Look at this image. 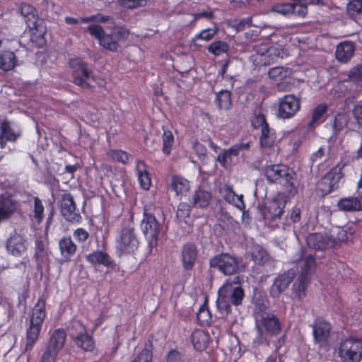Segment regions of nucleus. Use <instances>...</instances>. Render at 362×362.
Here are the masks:
<instances>
[{
    "label": "nucleus",
    "mask_w": 362,
    "mask_h": 362,
    "mask_svg": "<svg viewBox=\"0 0 362 362\" xmlns=\"http://www.w3.org/2000/svg\"><path fill=\"white\" fill-rule=\"evenodd\" d=\"M35 252L34 257L37 262V266H42L45 259L48 257V252L47 250V243L42 238H37L35 243Z\"/></svg>",
    "instance_id": "38"
},
{
    "label": "nucleus",
    "mask_w": 362,
    "mask_h": 362,
    "mask_svg": "<svg viewBox=\"0 0 362 362\" xmlns=\"http://www.w3.org/2000/svg\"><path fill=\"white\" fill-rule=\"evenodd\" d=\"M276 11L284 15L293 14V3L279 4L276 6Z\"/></svg>",
    "instance_id": "62"
},
{
    "label": "nucleus",
    "mask_w": 362,
    "mask_h": 362,
    "mask_svg": "<svg viewBox=\"0 0 362 362\" xmlns=\"http://www.w3.org/2000/svg\"><path fill=\"white\" fill-rule=\"evenodd\" d=\"M325 148L323 146H321L318 148V150L314 153H313L310 156V163L311 165H313L316 162L321 160L325 156Z\"/></svg>",
    "instance_id": "63"
},
{
    "label": "nucleus",
    "mask_w": 362,
    "mask_h": 362,
    "mask_svg": "<svg viewBox=\"0 0 362 362\" xmlns=\"http://www.w3.org/2000/svg\"><path fill=\"white\" fill-rule=\"evenodd\" d=\"M211 268L217 269L226 276L233 275L238 271L237 258L228 253H221L214 256L209 260Z\"/></svg>",
    "instance_id": "12"
},
{
    "label": "nucleus",
    "mask_w": 362,
    "mask_h": 362,
    "mask_svg": "<svg viewBox=\"0 0 362 362\" xmlns=\"http://www.w3.org/2000/svg\"><path fill=\"white\" fill-rule=\"evenodd\" d=\"M18 137L6 118L0 116V148H4L7 141H15Z\"/></svg>",
    "instance_id": "24"
},
{
    "label": "nucleus",
    "mask_w": 362,
    "mask_h": 362,
    "mask_svg": "<svg viewBox=\"0 0 362 362\" xmlns=\"http://www.w3.org/2000/svg\"><path fill=\"white\" fill-rule=\"evenodd\" d=\"M316 267L315 257L313 255H308L306 256L303 266L302 267V272L307 275L311 270L315 269Z\"/></svg>",
    "instance_id": "56"
},
{
    "label": "nucleus",
    "mask_w": 362,
    "mask_h": 362,
    "mask_svg": "<svg viewBox=\"0 0 362 362\" xmlns=\"http://www.w3.org/2000/svg\"><path fill=\"white\" fill-rule=\"evenodd\" d=\"M343 177L344 173L341 168L337 167L332 168L324 175V180L325 181L329 180L331 186L330 188L325 190L327 192H333L334 190L337 189L340 186V183L343 180Z\"/></svg>",
    "instance_id": "33"
},
{
    "label": "nucleus",
    "mask_w": 362,
    "mask_h": 362,
    "mask_svg": "<svg viewBox=\"0 0 362 362\" xmlns=\"http://www.w3.org/2000/svg\"><path fill=\"white\" fill-rule=\"evenodd\" d=\"M255 53L251 56L252 60L256 66H265L274 63L280 57L281 51L268 44H256L254 46Z\"/></svg>",
    "instance_id": "7"
},
{
    "label": "nucleus",
    "mask_w": 362,
    "mask_h": 362,
    "mask_svg": "<svg viewBox=\"0 0 362 362\" xmlns=\"http://www.w3.org/2000/svg\"><path fill=\"white\" fill-rule=\"evenodd\" d=\"M140 245V238L133 222H122L115 237V252L118 257L134 255Z\"/></svg>",
    "instance_id": "2"
},
{
    "label": "nucleus",
    "mask_w": 362,
    "mask_h": 362,
    "mask_svg": "<svg viewBox=\"0 0 362 362\" xmlns=\"http://www.w3.org/2000/svg\"><path fill=\"white\" fill-rule=\"evenodd\" d=\"M300 98L294 94H286L279 98L277 117L283 119L293 118L300 110Z\"/></svg>",
    "instance_id": "8"
},
{
    "label": "nucleus",
    "mask_w": 362,
    "mask_h": 362,
    "mask_svg": "<svg viewBox=\"0 0 362 362\" xmlns=\"http://www.w3.org/2000/svg\"><path fill=\"white\" fill-rule=\"evenodd\" d=\"M197 319L202 326L209 325L212 321V314L208 305V300L205 299L204 303L200 306L197 313Z\"/></svg>",
    "instance_id": "42"
},
{
    "label": "nucleus",
    "mask_w": 362,
    "mask_h": 362,
    "mask_svg": "<svg viewBox=\"0 0 362 362\" xmlns=\"http://www.w3.org/2000/svg\"><path fill=\"white\" fill-rule=\"evenodd\" d=\"M264 175L268 182H278L284 185L289 196L294 197L297 194L298 189L293 182L296 173L287 165L283 164L267 165Z\"/></svg>",
    "instance_id": "4"
},
{
    "label": "nucleus",
    "mask_w": 362,
    "mask_h": 362,
    "mask_svg": "<svg viewBox=\"0 0 362 362\" xmlns=\"http://www.w3.org/2000/svg\"><path fill=\"white\" fill-rule=\"evenodd\" d=\"M170 188L175 192L176 196H185L189 189V181L184 177L173 175L171 177Z\"/></svg>",
    "instance_id": "36"
},
{
    "label": "nucleus",
    "mask_w": 362,
    "mask_h": 362,
    "mask_svg": "<svg viewBox=\"0 0 362 362\" xmlns=\"http://www.w3.org/2000/svg\"><path fill=\"white\" fill-rule=\"evenodd\" d=\"M69 66L73 71L74 83L83 88H91L88 81L91 78V71L88 70L87 64L81 57L71 58Z\"/></svg>",
    "instance_id": "11"
},
{
    "label": "nucleus",
    "mask_w": 362,
    "mask_h": 362,
    "mask_svg": "<svg viewBox=\"0 0 362 362\" xmlns=\"http://www.w3.org/2000/svg\"><path fill=\"white\" fill-rule=\"evenodd\" d=\"M162 140V151L165 155L168 156L171 153L174 144V136L172 132L170 130H163Z\"/></svg>",
    "instance_id": "45"
},
{
    "label": "nucleus",
    "mask_w": 362,
    "mask_h": 362,
    "mask_svg": "<svg viewBox=\"0 0 362 362\" xmlns=\"http://www.w3.org/2000/svg\"><path fill=\"white\" fill-rule=\"evenodd\" d=\"M198 257V250L193 243H186L181 250V262L185 271H192Z\"/></svg>",
    "instance_id": "19"
},
{
    "label": "nucleus",
    "mask_w": 362,
    "mask_h": 362,
    "mask_svg": "<svg viewBox=\"0 0 362 362\" xmlns=\"http://www.w3.org/2000/svg\"><path fill=\"white\" fill-rule=\"evenodd\" d=\"M86 260L93 267L103 265L112 269H115L117 267V263L109 254L102 250H95L86 255Z\"/></svg>",
    "instance_id": "18"
},
{
    "label": "nucleus",
    "mask_w": 362,
    "mask_h": 362,
    "mask_svg": "<svg viewBox=\"0 0 362 362\" xmlns=\"http://www.w3.org/2000/svg\"><path fill=\"white\" fill-rule=\"evenodd\" d=\"M220 192L226 202L235 206L240 211H245V204L243 200V196L242 194H236L233 191V186L225 185L220 188Z\"/></svg>",
    "instance_id": "21"
},
{
    "label": "nucleus",
    "mask_w": 362,
    "mask_h": 362,
    "mask_svg": "<svg viewBox=\"0 0 362 362\" xmlns=\"http://www.w3.org/2000/svg\"><path fill=\"white\" fill-rule=\"evenodd\" d=\"M136 171L140 187L145 190L149 189L151 186V176L144 161L137 160Z\"/></svg>",
    "instance_id": "30"
},
{
    "label": "nucleus",
    "mask_w": 362,
    "mask_h": 362,
    "mask_svg": "<svg viewBox=\"0 0 362 362\" xmlns=\"http://www.w3.org/2000/svg\"><path fill=\"white\" fill-rule=\"evenodd\" d=\"M270 337H277L281 332V324L274 315L262 316L257 325Z\"/></svg>",
    "instance_id": "16"
},
{
    "label": "nucleus",
    "mask_w": 362,
    "mask_h": 362,
    "mask_svg": "<svg viewBox=\"0 0 362 362\" xmlns=\"http://www.w3.org/2000/svg\"><path fill=\"white\" fill-rule=\"evenodd\" d=\"M287 76V69L282 66H276L272 68L269 71V76L276 81H280L286 78Z\"/></svg>",
    "instance_id": "53"
},
{
    "label": "nucleus",
    "mask_w": 362,
    "mask_h": 362,
    "mask_svg": "<svg viewBox=\"0 0 362 362\" xmlns=\"http://www.w3.org/2000/svg\"><path fill=\"white\" fill-rule=\"evenodd\" d=\"M45 317L46 302L42 298H39L32 309L29 325L26 329L25 351L33 350L38 340Z\"/></svg>",
    "instance_id": "3"
},
{
    "label": "nucleus",
    "mask_w": 362,
    "mask_h": 362,
    "mask_svg": "<svg viewBox=\"0 0 362 362\" xmlns=\"http://www.w3.org/2000/svg\"><path fill=\"white\" fill-rule=\"evenodd\" d=\"M228 45L223 41H215L212 42L208 47V51L214 55L218 56L222 53L227 52L228 50Z\"/></svg>",
    "instance_id": "49"
},
{
    "label": "nucleus",
    "mask_w": 362,
    "mask_h": 362,
    "mask_svg": "<svg viewBox=\"0 0 362 362\" xmlns=\"http://www.w3.org/2000/svg\"><path fill=\"white\" fill-rule=\"evenodd\" d=\"M328 111V105L326 103H320L311 110V119L308 122L309 129L314 128L325 120V115Z\"/></svg>",
    "instance_id": "27"
},
{
    "label": "nucleus",
    "mask_w": 362,
    "mask_h": 362,
    "mask_svg": "<svg viewBox=\"0 0 362 362\" xmlns=\"http://www.w3.org/2000/svg\"><path fill=\"white\" fill-rule=\"evenodd\" d=\"M161 228V224L151 211V206L145 204L143 208L141 228L147 240L149 252L158 245Z\"/></svg>",
    "instance_id": "5"
},
{
    "label": "nucleus",
    "mask_w": 362,
    "mask_h": 362,
    "mask_svg": "<svg viewBox=\"0 0 362 362\" xmlns=\"http://www.w3.org/2000/svg\"><path fill=\"white\" fill-rule=\"evenodd\" d=\"M61 213L64 218L72 223H80L82 221L78 209H76L74 197L70 193L63 194L60 202Z\"/></svg>",
    "instance_id": "13"
},
{
    "label": "nucleus",
    "mask_w": 362,
    "mask_h": 362,
    "mask_svg": "<svg viewBox=\"0 0 362 362\" xmlns=\"http://www.w3.org/2000/svg\"><path fill=\"white\" fill-rule=\"evenodd\" d=\"M355 231L351 227H346L339 230L337 238L341 242L347 243L352 241Z\"/></svg>",
    "instance_id": "51"
},
{
    "label": "nucleus",
    "mask_w": 362,
    "mask_h": 362,
    "mask_svg": "<svg viewBox=\"0 0 362 362\" xmlns=\"http://www.w3.org/2000/svg\"><path fill=\"white\" fill-rule=\"evenodd\" d=\"M87 30L91 36L98 40L100 46L105 49H112L113 43H110L111 37L105 33L103 27L98 24H90L87 27Z\"/></svg>",
    "instance_id": "22"
},
{
    "label": "nucleus",
    "mask_w": 362,
    "mask_h": 362,
    "mask_svg": "<svg viewBox=\"0 0 362 362\" xmlns=\"http://www.w3.org/2000/svg\"><path fill=\"white\" fill-rule=\"evenodd\" d=\"M33 219L38 224L44 219V206L38 197H33Z\"/></svg>",
    "instance_id": "44"
},
{
    "label": "nucleus",
    "mask_w": 362,
    "mask_h": 362,
    "mask_svg": "<svg viewBox=\"0 0 362 362\" xmlns=\"http://www.w3.org/2000/svg\"><path fill=\"white\" fill-rule=\"evenodd\" d=\"M18 202L10 194L0 196V221L8 219L16 211Z\"/></svg>",
    "instance_id": "20"
},
{
    "label": "nucleus",
    "mask_w": 362,
    "mask_h": 362,
    "mask_svg": "<svg viewBox=\"0 0 362 362\" xmlns=\"http://www.w3.org/2000/svg\"><path fill=\"white\" fill-rule=\"evenodd\" d=\"M251 142H241L231 146L228 151L232 156H238L240 151L248 150L250 148Z\"/></svg>",
    "instance_id": "54"
},
{
    "label": "nucleus",
    "mask_w": 362,
    "mask_h": 362,
    "mask_svg": "<svg viewBox=\"0 0 362 362\" xmlns=\"http://www.w3.org/2000/svg\"><path fill=\"white\" fill-rule=\"evenodd\" d=\"M346 11L351 18L355 21L362 20V1L351 0L349 1L346 6Z\"/></svg>",
    "instance_id": "43"
},
{
    "label": "nucleus",
    "mask_w": 362,
    "mask_h": 362,
    "mask_svg": "<svg viewBox=\"0 0 362 362\" xmlns=\"http://www.w3.org/2000/svg\"><path fill=\"white\" fill-rule=\"evenodd\" d=\"M58 248L60 252V262H69L76 255L78 247L70 235H64L58 241Z\"/></svg>",
    "instance_id": "15"
},
{
    "label": "nucleus",
    "mask_w": 362,
    "mask_h": 362,
    "mask_svg": "<svg viewBox=\"0 0 362 362\" xmlns=\"http://www.w3.org/2000/svg\"><path fill=\"white\" fill-rule=\"evenodd\" d=\"M355 51V45L351 41L340 42L336 47L335 57L337 61L341 63L348 62L353 57Z\"/></svg>",
    "instance_id": "25"
},
{
    "label": "nucleus",
    "mask_w": 362,
    "mask_h": 362,
    "mask_svg": "<svg viewBox=\"0 0 362 362\" xmlns=\"http://www.w3.org/2000/svg\"><path fill=\"white\" fill-rule=\"evenodd\" d=\"M89 237V233L83 228H77L73 232V238L78 244H84Z\"/></svg>",
    "instance_id": "52"
},
{
    "label": "nucleus",
    "mask_w": 362,
    "mask_h": 362,
    "mask_svg": "<svg viewBox=\"0 0 362 362\" xmlns=\"http://www.w3.org/2000/svg\"><path fill=\"white\" fill-rule=\"evenodd\" d=\"M7 251L15 257H20L28 248L26 239L16 233L11 234L6 243Z\"/></svg>",
    "instance_id": "17"
},
{
    "label": "nucleus",
    "mask_w": 362,
    "mask_h": 362,
    "mask_svg": "<svg viewBox=\"0 0 362 362\" xmlns=\"http://www.w3.org/2000/svg\"><path fill=\"white\" fill-rule=\"evenodd\" d=\"M295 277L293 270H288L279 274L269 288V295L273 298H278L281 294L288 287Z\"/></svg>",
    "instance_id": "14"
},
{
    "label": "nucleus",
    "mask_w": 362,
    "mask_h": 362,
    "mask_svg": "<svg viewBox=\"0 0 362 362\" xmlns=\"http://www.w3.org/2000/svg\"><path fill=\"white\" fill-rule=\"evenodd\" d=\"M291 197L288 193H278L271 200L267 202L262 210L264 220L276 221L279 220L284 213V209L288 199Z\"/></svg>",
    "instance_id": "6"
},
{
    "label": "nucleus",
    "mask_w": 362,
    "mask_h": 362,
    "mask_svg": "<svg viewBox=\"0 0 362 362\" xmlns=\"http://www.w3.org/2000/svg\"><path fill=\"white\" fill-rule=\"evenodd\" d=\"M107 35L111 37L110 43L114 44V48L108 50L115 52H117L120 47L119 44L127 40L129 36V31L124 27H114L111 30L110 34H107Z\"/></svg>",
    "instance_id": "28"
},
{
    "label": "nucleus",
    "mask_w": 362,
    "mask_h": 362,
    "mask_svg": "<svg viewBox=\"0 0 362 362\" xmlns=\"http://www.w3.org/2000/svg\"><path fill=\"white\" fill-rule=\"evenodd\" d=\"M58 354V352L46 347L39 362H55Z\"/></svg>",
    "instance_id": "59"
},
{
    "label": "nucleus",
    "mask_w": 362,
    "mask_h": 362,
    "mask_svg": "<svg viewBox=\"0 0 362 362\" xmlns=\"http://www.w3.org/2000/svg\"><path fill=\"white\" fill-rule=\"evenodd\" d=\"M28 28L30 33V40L32 43L37 48L42 47L46 43L45 38V31L44 28L38 25L37 23H35L33 28Z\"/></svg>",
    "instance_id": "39"
},
{
    "label": "nucleus",
    "mask_w": 362,
    "mask_h": 362,
    "mask_svg": "<svg viewBox=\"0 0 362 362\" xmlns=\"http://www.w3.org/2000/svg\"><path fill=\"white\" fill-rule=\"evenodd\" d=\"M20 10L28 28H33L38 21L35 8L28 3H21Z\"/></svg>",
    "instance_id": "35"
},
{
    "label": "nucleus",
    "mask_w": 362,
    "mask_h": 362,
    "mask_svg": "<svg viewBox=\"0 0 362 362\" xmlns=\"http://www.w3.org/2000/svg\"><path fill=\"white\" fill-rule=\"evenodd\" d=\"M276 141V132L270 126L264 127L260 130L259 144L261 148L265 150L271 149L275 146Z\"/></svg>",
    "instance_id": "23"
},
{
    "label": "nucleus",
    "mask_w": 362,
    "mask_h": 362,
    "mask_svg": "<svg viewBox=\"0 0 362 362\" xmlns=\"http://www.w3.org/2000/svg\"><path fill=\"white\" fill-rule=\"evenodd\" d=\"M329 241L328 236L320 233H310L306 238L308 246L315 250H324L327 247Z\"/></svg>",
    "instance_id": "29"
},
{
    "label": "nucleus",
    "mask_w": 362,
    "mask_h": 362,
    "mask_svg": "<svg viewBox=\"0 0 362 362\" xmlns=\"http://www.w3.org/2000/svg\"><path fill=\"white\" fill-rule=\"evenodd\" d=\"M107 155L112 159L124 164L127 163L129 160V153L120 149H110L107 151Z\"/></svg>",
    "instance_id": "48"
},
{
    "label": "nucleus",
    "mask_w": 362,
    "mask_h": 362,
    "mask_svg": "<svg viewBox=\"0 0 362 362\" xmlns=\"http://www.w3.org/2000/svg\"><path fill=\"white\" fill-rule=\"evenodd\" d=\"M239 276L226 280L218 290L216 307L223 317H227L232 312V305L238 306L243 303L245 291L240 285Z\"/></svg>",
    "instance_id": "1"
},
{
    "label": "nucleus",
    "mask_w": 362,
    "mask_h": 362,
    "mask_svg": "<svg viewBox=\"0 0 362 362\" xmlns=\"http://www.w3.org/2000/svg\"><path fill=\"white\" fill-rule=\"evenodd\" d=\"M251 124L253 129L262 130L264 127L269 126L267 123L265 115L259 112H254L250 119Z\"/></svg>",
    "instance_id": "47"
},
{
    "label": "nucleus",
    "mask_w": 362,
    "mask_h": 362,
    "mask_svg": "<svg viewBox=\"0 0 362 362\" xmlns=\"http://www.w3.org/2000/svg\"><path fill=\"white\" fill-rule=\"evenodd\" d=\"M339 210L346 212L360 211L362 210V204L358 197L341 198L337 203Z\"/></svg>",
    "instance_id": "34"
},
{
    "label": "nucleus",
    "mask_w": 362,
    "mask_h": 362,
    "mask_svg": "<svg viewBox=\"0 0 362 362\" xmlns=\"http://www.w3.org/2000/svg\"><path fill=\"white\" fill-rule=\"evenodd\" d=\"M216 33V30L211 28H206L196 35V40H202L204 41H209L211 40Z\"/></svg>",
    "instance_id": "60"
},
{
    "label": "nucleus",
    "mask_w": 362,
    "mask_h": 362,
    "mask_svg": "<svg viewBox=\"0 0 362 362\" xmlns=\"http://www.w3.org/2000/svg\"><path fill=\"white\" fill-rule=\"evenodd\" d=\"M66 338V333L63 328L55 329L49 337L47 348L59 352L63 348Z\"/></svg>",
    "instance_id": "31"
},
{
    "label": "nucleus",
    "mask_w": 362,
    "mask_h": 362,
    "mask_svg": "<svg viewBox=\"0 0 362 362\" xmlns=\"http://www.w3.org/2000/svg\"><path fill=\"white\" fill-rule=\"evenodd\" d=\"M86 327L81 321H74L69 329V336L74 341L86 332Z\"/></svg>",
    "instance_id": "46"
},
{
    "label": "nucleus",
    "mask_w": 362,
    "mask_h": 362,
    "mask_svg": "<svg viewBox=\"0 0 362 362\" xmlns=\"http://www.w3.org/2000/svg\"><path fill=\"white\" fill-rule=\"evenodd\" d=\"M214 103L220 110L228 111L232 107L231 93L226 89H222L216 94Z\"/></svg>",
    "instance_id": "37"
},
{
    "label": "nucleus",
    "mask_w": 362,
    "mask_h": 362,
    "mask_svg": "<svg viewBox=\"0 0 362 362\" xmlns=\"http://www.w3.org/2000/svg\"><path fill=\"white\" fill-rule=\"evenodd\" d=\"M313 342L320 348H326L329 344L332 332L331 323L322 317H317L311 325Z\"/></svg>",
    "instance_id": "10"
},
{
    "label": "nucleus",
    "mask_w": 362,
    "mask_h": 362,
    "mask_svg": "<svg viewBox=\"0 0 362 362\" xmlns=\"http://www.w3.org/2000/svg\"><path fill=\"white\" fill-rule=\"evenodd\" d=\"M211 194L207 191L197 189L192 196L193 206L197 208L206 207L211 201Z\"/></svg>",
    "instance_id": "40"
},
{
    "label": "nucleus",
    "mask_w": 362,
    "mask_h": 362,
    "mask_svg": "<svg viewBox=\"0 0 362 362\" xmlns=\"http://www.w3.org/2000/svg\"><path fill=\"white\" fill-rule=\"evenodd\" d=\"M18 65L16 54L10 50L0 52V69L4 71L13 70Z\"/></svg>",
    "instance_id": "32"
},
{
    "label": "nucleus",
    "mask_w": 362,
    "mask_h": 362,
    "mask_svg": "<svg viewBox=\"0 0 362 362\" xmlns=\"http://www.w3.org/2000/svg\"><path fill=\"white\" fill-rule=\"evenodd\" d=\"M339 356L344 362H358L362 358V340L350 338L342 341Z\"/></svg>",
    "instance_id": "9"
},
{
    "label": "nucleus",
    "mask_w": 362,
    "mask_h": 362,
    "mask_svg": "<svg viewBox=\"0 0 362 362\" xmlns=\"http://www.w3.org/2000/svg\"><path fill=\"white\" fill-rule=\"evenodd\" d=\"M166 362H184L182 355L177 349H171L165 357Z\"/></svg>",
    "instance_id": "61"
},
{
    "label": "nucleus",
    "mask_w": 362,
    "mask_h": 362,
    "mask_svg": "<svg viewBox=\"0 0 362 362\" xmlns=\"http://www.w3.org/2000/svg\"><path fill=\"white\" fill-rule=\"evenodd\" d=\"M117 1L121 6L130 9L144 6L146 3V0H117Z\"/></svg>",
    "instance_id": "58"
},
{
    "label": "nucleus",
    "mask_w": 362,
    "mask_h": 362,
    "mask_svg": "<svg viewBox=\"0 0 362 362\" xmlns=\"http://www.w3.org/2000/svg\"><path fill=\"white\" fill-rule=\"evenodd\" d=\"M191 211L192 206L189 204L187 202H180L177 206L176 216L179 220L184 221L187 223L185 219L189 217Z\"/></svg>",
    "instance_id": "50"
},
{
    "label": "nucleus",
    "mask_w": 362,
    "mask_h": 362,
    "mask_svg": "<svg viewBox=\"0 0 362 362\" xmlns=\"http://www.w3.org/2000/svg\"><path fill=\"white\" fill-rule=\"evenodd\" d=\"M293 14H296L300 17H305L308 13V7L305 4L293 3Z\"/></svg>",
    "instance_id": "64"
},
{
    "label": "nucleus",
    "mask_w": 362,
    "mask_h": 362,
    "mask_svg": "<svg viewBox=\"0 0 362 362\" xmlns=\"http://www.w3.org/2000/svg\"><path fill=\"white\" fill-rule=\"evenodd\" d=\"M216 160L223 168H226L232 163V156L228 149H224L218 155Z\"/></svg>",
    "instance_id": "57"
},
{
    "label": "nucleus",
    "mask_w": 362,
    "mask_h": 362,
    "mask_svg": "<svg viewBox=\"0 0 362 362\" xmlns=\"http://www.w3.org/2000/svg\"><path fill=\"white\" fill-rule=\"evenodd\" d=\"M73 341L76 346L86 351H92L95 348L93 337L91 334H88L87 331L81 334V336Z\"/></svg>",
    "instance_id": "41"
},
{
    "label": "nucleus",
    "mask_w": 362,
    "mask_h": 362,
    "mask_svg": "<svg viewBox=\"0 0 362 362\" xmlns=\"http://www.w3.org/2000/svg\"><path fill=\"white\" fill-rule=\"evenodd\" d=\"M349 78L356 83H362V65H357L353 67L349 73Z\"/></svg>",
    "instance_id": "55"
},
{
    "label": "nucleus",
    "mask_w": 362,
    "mask_h": 362,
    "mask_svg": "<svg viewBox=\"0 0 362 362\" xmlns=\"http://www.w3.org/2000/svg\"><path fill=\"white\" fill-rule=\"evenodd\" d=\"M190 339L194 349L202 351L209 346L210 336L207 332L198 329L192 332Z\"/></svg>",
    "instance_id": "26"
}]
</instances>
